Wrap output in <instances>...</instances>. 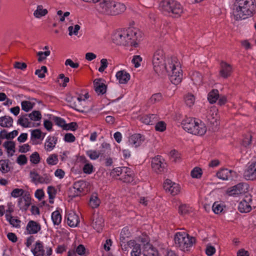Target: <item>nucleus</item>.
<instances>
[{
	"instance_id": "obj_34",
	"label": "nucleus",
	"mask_w": 256,
	"mask_h": 256,
	"mask_svg": "<svg viewBox=\"0 0 256 256\" xmlns=\"http://www.w3.org/2000/svg\"><path fill=\"white\" fill-rule=\"evenodd\" d=\"M57 138L55 136H48L46 140L45 146L46 147L47 150H51L55 146L56 144Z\"/></svg>"
},
{
	"instance_id": "obj_1",
	"label": "nucleus",
	"mask_w": 256,
	"mask_h": 256,
	"mask_svg": "<svg viewBox=\"0 0 256 256\" xmlns=\"http://www.w3.org/2000/svg\"><path fill=\"white\" fill-rule=\"evenodd\" d=\"M152 62L153 69L158 75L168 74L171 82L175 85L182 82V70L176 59L166 58L162 49L158 48L154 52Z\"/></svg>"
},
{
	"instance_id": "obj_18",
	"label": "nucleus",
	"mask_w": 256,
	"mask_h": 256,
	"mask_svg": "<svg viewBox=\"0 0 256 256\" xmlns=\"http://www.w3.org/2000/svg\"><path fill=\"white\" fill-rule=\"evenodd\" d=\"M68 224L72 228L76 227L80 222L78 216L75 212L72 211L66 214Z\"/></svg>"
},
{
	"instance_id": "obj_62",
	"label": "nucleus",
	"mask_w": 256,
	"mask_h": 256,
	"mask_svg": "<svg viewBox=\"0 0 256 256\" xmlns=\"http://www.w3.org/2000/svg\"><path fill=\"white\" fill-rule=\"evenodd\" d=\"M16 162L21 166L24 165L28 162V158L25 155L20 154L18 157Z\"/></svg>"
},
{
	"instance_id": "obj_4",
	"label": "nucleus",
	"mask_w": 256,
	"mask_h": 256,
	"mask_svg": "<svg viewBox=\"0 0 256 256\" xmlns=\"http://www.w3.org/2000/svg\"><path fill=\"white\" fill-rule=\"evenodd\" d=\"M160 10L171 14V16L178 18L183 12V7L181 4L175 0H163L160 4Z\"/></svg>"
},
{
	"instance_id": "obj_36",
	"label": "nucleus",
	"mask_w": 256,
	"mask_h": 256,
	"mask_svg": "<svg viewBox=\"0 0 256 256\" xmlns=\"http://www.w3.org/2000/svg\"><path fill=\"white\" fill-rule=\"evenodd\" d=\"M6 220L13 227L18 228L20 227V220L18 219L14 218L10 214H6Z\"/></svg>"
},
{
	"instance_id": "obj_30",
	"label": "nucleus",
	"mask_w": 256,
	"mask_h": 256,
	"mask_svg": "<svg viewBox=\"0 0 256 256\" xmlns=\"http://www.w3.org/2000/svg\"><path fill=\"white\" fill-rule=\"evenodd\" d=\"M104 226V220L102 216H98L94 220L92 226L98 232H100Z\"/></svg>"
},
{
	"instance_id": "obj_5",
	"label": "nucleus",
	"mask_w": 256,
	"mask_h": 256,
	"mask_svg": "<svg viewBox=\"0 0 256 256\" xmlns=\"http://www.w3.org/2000/svg\"><path fill=\"white\" fill-rule=\"evenodd\" d=\"M174 240L176 246L182 251L188 250L196 242L194 237L190 236L184 232H176L174 235Z\"/></svg>"
},
{
	"instance_id": "obj_50",
	"label": "nucleus",
	"mask_w": 256,
	"mask_h": 256,
	"mask_svg": "<svg viewBox=\"0 0 256 256\" xmlns=\"http://www.w3.org/2000/svg\"><path fill=\"white\" fill-rule=\"evenodd\" d=\"M212 209L214 214H218L223 210V206L219 203L218 202H216L212 205Z\"/></svg>"
},
{
	"instance_id": "obj_32",
	"label": "nucleus",
	"mask_w": 256,
	"mask_h": 256,
	"mask_svg": "<svg viewBox=\"0 0 256 256\" xmlns=\"http://www.w3.org/2000/svg\"><path fill=\"white\" fill-rule=\"evenodd\" d=\"M80 159L82 162L86 163L82 168L83 172L84 174H92L94 172V168L92 164L90 163L87 162L88 160L84 156H81Z\"/></svg>"
},
{
	"instance_id": "obj_24",
	"label": "nucleus",
	"mask_w": 256,
	"mask_h": 256,
	"mask_svg": "<svg viewBox=\"0 0 256 256\" xmlns=\"http://www.w3.org/2000/svg\"><path fill=\"white\" fill-rule=\"evenodd\" d=\"M82 102H85L84 99H82L81 97H77L75 100L71 104L70 107L78 112L84 113V108L82 106Z\"/></svg>"
},
{
	"instance_id": "obj_44",
	"label": "nucleus",
	"mask_w": 256,
	"mask_h": 256,
	"mask_svg": "<svg viewBox=\"0 0 256 256\" xmlns=\"http://www.w3.org/2000/svg\"><path fill=\"white\" fill-rule=\"evenodd\" d=\"M192 211V208L186 204H180L178 207V212L181 215L188 214Z\"/></svg>"
},
{
	"instance_id": "obj_58",
	"label": "nucleus",
	"mask_w": 256,
	"mask_h": 256,
	"mask_svg": "<svg viewBox=\"0 0 256 256\" xmlns=\"http://www.w3.org/2000/svg\"><path fill=\"white\" fill-rule=\"evenodd\" d=\"M162 98V96L160 93H156L152 95L150 98V101L152 103L154 104L160 102Z\"/></svg>"
},
{
	"instance_id": "obj_15",
	"label": "nucleus",
	"mask_w": 256,
	"mask_h": 256,
	"mask_svg": "<svg viewBox=\"0 0 256 256\" xmlns=\"http://www.w3.org/2000/svg\"><path fill=\"white\" fill-rule=\"evenodd\" d=\"M145 140V137L140 134H134L132 135L128 139L130 145L134 148L140 146Z\"/></svg>"
},
{
	"instance_id": "obj_2",
	"label": "nucleus",
	"mask_w": 256,
	"mask_h": 256,
	"mask_svg": "<svg viewBox=\"0 0 256 256\" xmlns=\"http://www.w3.org/2000/svg\"><path fill=\"white\" fill-rule=\"evenodd\" d=\"M140 32L136 28H128L116 31L112 36L114 43L117 45L136 47V40H140Z\"/></svg>"
},
{
	"instance_id": "obj_49",
	"label": "nucleus",
	"mask_w": 256,
	"mask_h": 256,
	"mask_svg": "<svg viewBox=\"0 0 256 256\" xmlns=\"http://www.w3.org/2000/svg\"><path fill=\"white\" fill-rule=\"evenodd\" d=\"M202 174V170L198 167H195L190 172V175L192 178H201Z\"/></svg>"
},
{
	"instance_id": "obj_25",
	"label": "nucleus",
	"mask_w": 256,
	"mask_h": 256,
	"mask_svg": "<svg viewBox=\"0 0 256 256\" xmlns=\"http://www.w3.org/2000/svg\"><path fill=\"white\" fill-rule=\"evenodd\" d=\"M2 146L6 150L8 156H14V153L16 152V144L14 141H6L3 144Z\"/></svg>"
},
{
	"instance_id": "obj_28",
	"label": "nucleus",
	"mask_w": 256,
	"mask_h": 256,
	"mask_svg": "<svg viewBox=\"0 0 256 256\" xmlns=\"http://www.w3.org/2000/svg\"><path fill=\"white\" fill-rule=\"evenodd\" d=\"M13 118L9 116L0 117V126L2 128H9L13 126Z\"/></svg>"
},
{
	"instance_id": "obj_19",
	"label": "nucleus",
	"mask_w": 256,
	"mask_h": 256,
	"mask_svg": "<svg viewBox=\"0 0 256 256\" xmlns=\"http://www.w3.org/2000/svg\"><path fill=\"white\" fill-rule=\"evenodd\" d=\"M28 234H36L41 229V226L40 224L34 220H30L28 222L26 228Z\"/></svg>"
},
{
	"instance_id": "obj_52",
	"label": "nucleus",
	"mask_w": 256,
	"mask_h": 256,
	"mask_svg": "<svg viewBox=\"0 0 256 256\" xmlns=\"http://www.w3.org/2000/svg\"><path fill=\"white\" fill-rule=\"evenodd\" d=\"M52 179L49 175L46 174L40 176L38 180V183L48 184L50 182Z\"/></svg>"
},
{
	"instance_id": "obj_20",
	"label": "nucleus",
	"mask_w": 256,
	"mask_h": 256,
	"mask_svg": "<svg viewBox=\"0 0 256 256\" xmlns=\"http://www.w3.org/2000/svg\"><path fill=\"white\" fill-rule=\"evenodd\" d=\"M86 182L84 180H78L74 184L73 188L75 190L73 197H76L82 192L86 186Z\"/></svg>"
},
{
	"instance_id": "obj_7",
	"label": "nucleus",
	"mask_w": 256,
	"mask_h": 256,
	"mask_svg": "<svg viewBox=\"0 0 256 256\" xmlns=\"http://www.w3.org/2000/svg\"><path fill=\"white\" fill-rule=\"evenodd\" d=\"M166 167V163L164 160L160 156H157L152 160V168L157 174L164 171Z\"/></svg>"
},
{
	"instance_id": "obj_55",
	"label": "nucleus",
	"mask_w": 256,
	"mask_h": 256,
	"mask_svg": "<svg viewBox=\"0 0 256 256\" xmlns=\"http://www.w3.org/2000/svg\"><path fill=\"white\" fill-rule=\"evenodd\" d=\"M30 162L34 164H38L40 162V156L38 152H34L30 156Z\"/></svg>"
},
{
	"instance_id": "obj_53",
	"label": "nucleus",
	"mask_w": 256,
	"mask_h": 256,
	"mask_svg": "<svg viewBox=\"0 0 256 256\" xmlns=\"http://www.w3.org/2000/svg\"><path fill=\"white\" fill-rule=\"evenodd\" d=\"M184 100L186 104L189 107H190L194 104L195 98L194 95L188 94L186 96Z\"/></svg>"
},
{
	"instance_id": "obj_60",
	"label": "nucleus",
	"mask_w": 256,
	"mask_h": 256,
	"mask_svg": "<svg viewBox=\"0 0 256 256\" xmlns=\"http://www.w3.org/2000/svg\"><path fill=\"white\" fill-rule=\"evenodd\" d=\"M80 26L78 24H76L74 26V28L72 26H70L68 28V30L69 32V34H68L69 35L72 36V34H74L76 36L78 34V30L80 29Z\"/></svg>"
},
{
	"instance_id": "obj_42",
	"label": "nucleus",
	"mask_w": 256,
	"mask_h": 256,
	"mask_svg": "<svg viewBox=\"0 0 256 256\" xmlns=\"http://www.w3.org/2000/svg\"><path fill=\"white\" fill-rule=\"evenodd\" d=\"M100 203V199L96 194H92L89 202V204L92 208H98Z\"/></svg>"
},
{
	"instance_id": "obj_37",
	"label": "nucleus",
	"mask_w": 256,
	"mask_h": 256,
	"mask_svg": "<svg viewBox=\"0 0 256 256\" xmlns=\"http://www.w3.org/2000/svg\"><path fill=\"white\" fill-rule=\"evenodd\" d=\"M132 250L131 252V256H140L141 255V246L139 244L136 243L134 241L132 242Z\"/></svg>"
},
{
	"instance_id": "obj_39",
	"label": "nucleus",
	"mask_w": 256,
	"mask_h": 256,
	"mask_svg": "<svg viewBox=\"0 0 256 256\" xmlns=\"http://www.w3.org/2000/svg\"><path fill=\"white\" fill-rule=\"evenodd\" d=\"M191 79L196 84H200L202 80V74L198 72H194L191 75Z\"/></svg>"
},
{
	"instance_id": "obj_35",
	"label": "nucleus",
	"mask_w": 256,
	"mask_h": 256,
	"mask_svg": "<svg viewBox=\"0 0 256 256\" xmlns=\"http://www.w3.org/2000/svg\"><path fill=\"white\" fill-rule=\"evenodd\" d=\"M126 172H124L119 179L122 181L124 182L129 183L131 182L134 180V177L130 171V169L129 170H126Z\"/></svg>"
},
{
	"instance_id": "obj_31",
	"label": "nucleus",
	"mask_w": 256,
	"mask_h": 256,
	"mask_svg": "<svg viewBox=\"0 0 256 256\" xmlns=\"http://www.w3.org/2000/svg\"><path fill=\"white\" fill-rule=\"evenodd\" d=\"M114 10H111V15H117L124 12L126 10L125 5L123 4L114 1Z\"/></svg>"
},
{
	"instance_id": "obj_38",
	"label": "nucleus",
	"mask_w": 256,
	"mask_h": 256,
	"mask_svg": "<svg viewBox=\"0 0 256 256\" xmlns=\"http://www.w3.org/2000/svg\"><path fill=\"white\" fill-rule=\"evenodd\" d=\"M52 220L54 225H59L62 222V216L59 210H56L52 212Z\"/></svg>"
},
{
	"instance_id": "obj_16",
	"label": "nucleus",
	"mask_w": 256,
	"mask_h": 256,
	"mask_svg": "<svg viewBox=\"0 0 256 256\" xmlns=\"http://www.w3.org/2000/svg\"><path fill=\"white\" fill-rule=\"evenodd\" d=\"M232 72V67L231 65L222 61L220 64V76L224 78H226L231 75Z\"/></svg>"
},
{
	"instance_id": "obj_64",
	"label": "nucleus",
	"mask_w": 256,
	"mask_h": 256,
	"mask_svg": "<svg viewBox=\"0 0 256 256\" xmlns=\"http://www.w3.org/2000/svg\"><path fill=\"white\" fill-rule=\"evenodd\" d=\"M24 190L21 188H15L11 192V196L14 198H18L22 196Z\"/></svg>"
},
{
	"instance_id": "obj_54",
	"label": "nucleus",
	"mask_w": 256,
	"mask_h": 256,
	"mask_svg": "<svg viewBox=\"0 0 256 256\" xmlns=\"http://www.w3.org/2000/svg\"><path fill=\"white\" fill-rule=\"evenodd\" d=\"M42 132L40 129H36L32 130L31 132V140L34 139H40L42 138Z\"/></svg>"
},
{
	"instance_id": "obj_43",
	"label": "nucleus",
	"mask_w": 256,
	"mask_h": 256,
	"mask_svg": "<svg viewBox=\"0 0 256 256\" xmlns=\"http://www.w3.org/2000/svg\"><path fill=\"white\" fill-rule=\"evenodd\" d=\"M48 13L46 9H44L42 5H38L37 9L34 12V15L35 17L39 18L45 16Z\"/></svg>"
},
{
	"instance_id": "obj_14",
	"label": "nucleus",
	"mask_w": 256,
	"mask_h": 256,
	"mask_svg": "<svg viewBox=\"0 0 256 256\" xmlns=\"http://www.w3.org/2000/svg\"><path fill=\"white\" fill-rule=\"evenodd\" d=\"M103 78H96L94 80V89L98 95H102L106 92L107 86L104 83Z\"/></svg>"
},
{
	"instance_id": "obj_17",
	"label": "nucleus",
	"mask_w": 256,
	"mask_h": 256,
	"mask_svg": "<svg viewBox=\"0 0 256 256\" xmlns=\"http://www.w3.org/2000/svg\"><path fill=\"white\" fill-rule=\"evenodd\" d=\"M252 201L251 196H246L238 204V210L242 213H246L250 211L251 206L250 204Z\"/></svg>"
},
{
	"instance_id": "obj_27",
	"label": "nucleus",
	"mask_w": 256,
	"mask_h": 256,
	"mask_svg": "<svg viewBox=\"0 0 256 256\" xmlns=\"http://www.w3.org/2000/svg\"><path fill=\"white\" fill-rule=\"evenodd\" d=\"M194 126V129H196L197 132L194 133V135L203 136L206 132V127L205 124L200 120H198Z\"/></svg>"
},
{
	"instance_id": "obj_41",
	"label": "nucleus",
	"mask_w": 256,
	"mask_h": 256,
	"mask_svg": "<svg viewBox=\"0 0 256 256\" xmlns=\"http://www.w3.org/2000/svg\"><path fill=\"white\" fill-rule=\"evenodd\" d=\"M106 150H101L100 152L95 150H89L86 152V154L92 160H96L99 158L101 154H103Z\"/></svg>"
},
{
	"instance_id": "obj_8",
	"label": "nucleus",
	"mask_w": 256,
	"mask_h": 256,
	"mask_svg": "<svg viewBox=\"0 0 256 256\" xmlns=\"http://www.w3.org/2000/svg\"><path fill=\"white\" fill-rule=\"evenodd\" d=\"M244 177L248 180H256V160L248 164L244 172Z\"/></svg>"
},
{
	"instance_id": "obj_23",
	"label": "nucleus",
	"mask_w": 256,
	"mask_h": 256,
	"mask_svg": "<svg viewBox=\"0 0 256 256\" xmlns=\"http://www.w3.org/2000/svg\"><path fill=\"white\" fill-rule=\"evenodd\" d=\"M110 4V0L103 1L99 4L98 10L102 14L111 15V10H110V8L112 6Z\"/></svg>"
},
{
	"instance_id": "obj_26",
	"label": "nucleus",
	"mask_w": 256,
	"mask_h": 256,
	"mask_svg": "<svg viewBox=\"0 0 256 256\" xmlns=\"http://www.w3.org/2000/svg\"><path fill=\"white\" fill-rule=\"evenodd\" d=\"M142 254L144 256H158V251L149 242L144 244Z\"/></svg>"
},
{
	"instance_id": "obj_3",
	"label": "nucleus",
	"mask_w": 256,
	"mask_h": 256,
	"mask_svg": "<svg viewBox=\"0 0 256 256\" xmlns=\"http://www.w3.org/2000/svg\"><path fill=\"white\" fill-rule=\"evenodd\" d=\"M256 12V0H236L232 14L236 20L252 16Z\"/></svg>"
},
{
	"instance_id": "obj_40",
	"label": "nucleus",
	"mask_w": 256,
	"mask_h": 256,
	"mask_svg": "<svg viewBox=\"0 0 256 256\" xmlns=\"http://www.w3.org/2000/svg\"><path fill=\"white\" fill-rule=\"evenodd\" d=\"M8 160H0V170L3 173H6L10 171V168L9 166Z\"/></svg>"
},
{
	"instance_id": "obj_59",
	"label": "nucleus",
	"mask_w": 256,
	"mask_h": 256,
	"mask_svg": "<svg viewBox=\"0 0 256 256\" xmlns=\"http://www.w3.org/2000/svg\"><path fill=\"white\" fill-rule=\"evenodd\" d=\"M48 194L49 199H54L56 194V190L52 186H48Z\"/></svg>"
},
{
	"instance_id": "obj_47",
	"label": "nucleus",
	"mask_w": 256,
	"mask_h": 256,
	"mask_svg": "<svg viewBox=\"0 0 256 256\" xmlns=\"http://www.w3.org/2000/svg\"><path fill=\"white\" fill-rule=\"evenodd\" d=\"M34 104L30 101H22L21 102L22 109L26 112H28L33 108Z\"/></svg>"
},
{
	"instance_id": "obj_29",
	"label": "nucleus",
	"mask_w": 256,
	"mask_h": 256,
	"mask_svg": "<svg viewBox=\"0 0 256 256\" xmlns=\"http://www.w3.org/2000/svg\"><path fill=\"white\" fill-rule=\"evenodd\" d=\"M120 84H126L130 79V75L124 70H120L116 75Z\"/></svg>"
},
{
	"instance_id": "obj_56",
	"label": "nucleus",
	"mask_w": 256,
	"mask_h": 256,
	"mask_svg": "<svg viewBox=\"0 0 256 256\" xmlns=\"http://www.w3.org/2000/svg\"><path fill=\"white\" fill-rule=\"evenodd\" d=\"M52 120L56 124L62 128L63 129L64 128L66 124V122L64 119L60 117L54 116Z\"/></svg>"
},
{
	"instance_id": "obj_46",
	"label": "nucleus",
	"mask_w": 256,
	"mask_h": 256,
	"mask_svg": "<svg viewBox=\"0 0 256 256\" xmlns=\"http://www.w3.org/2000/svg\"><path fill=\"white\" fill-rule=\"evenodd\" d=\"M17 124L20 125L24 128L31 127V122L29 121L28 118L24 116V117H20L18 120Z\"/></svg>"
},
{
	"instance_id": "obj_57",
	"label": "nucleus",
	"mask_w": 256,
	"mask_h": 256,
	"mask_svg": "<svg viewBox=\"0 0 256 256\" xmlns=\"http://www.w3.org/2000/svg\"><path fill=\"white\" fill-rule=\"evenodd\" d=\"M78 128V126L76 122H71L69 124L66 123L64 130L74 131Z\"/></svg>"
},
{
	"instance_id": "obj_63",
	"label": "nucleus",
	"mask_w": 256,
	"mask_h": 256,
	"mask_svg": "<svg viewBox=\"0 0 256 256\" xmlns=\"http://www.w3.org/2000/svg\"><path fill=\"white\" fill-rule=\"evenodd\" d=\"M155 129L156 131L164 132L166 129V124L162 121L156 123L155 126Z\"/></svg>"
},
{
	"instance_id": "obj_11",
	"label": "nucleus",
	"mask_w": 256,
	"mask_h": 256,
	"mask_svg": "<svg viewBox=\"0 0 256 256\" xmlns=\"http://www.w3.org/2000/svg\"><path fill=\"white\" fill-rule=\"evenodd\" d=\"M164 188L166 192L172 196H176L180 192L179 184L172 182L170 180H166L164 184Z\"/></svg>"
},
{
	"instance_id": "obj_10",
	"label": "nucleus",
	"mask_w": 256,
	"mask_h": 256,
	"mask_svg": "<svg viewBox=\"0 0 256 256\" xmlns=\"http://www.w3.org/2000/svg\"><path fill=\"white\" fill-rule=\"evenodd\" d=\"M244 177L248 180H256V160L248 164L244 172Z\"/></svg>"
},
{
	"instance_id": "obj_61",
	"label": "nucleus",
	"mask_w": 256,
	"mask_h": 256,
	"mask_svg": "<svg viewBox=\"0 0 256 256\" xmlns=\"http://www.w3.org/2000/svg\"><path fill=\"white\" fill-rule=\"evenodd\" d=\"M30 178L32 179V182L36 184H38V178L40 176L37 172L34 170L30 172Z\"/></svg>"
},
{
	"instance_id": "obj_48",
	"label": "nucleus",
	"mask_w": 256,
	"mask_h": 256,
	"mask_svg": "<svg viewBox=\"0 0 256 256\" xmlns=\"http://www.w3.org/2000/svg\"><path fill=\"white\" fill-rule=\"evenodd\" d=\"M58 162V155L56 154H50L46 159L47 164L51 166L56 164Z\"/></svg>"
},
{
	"instance_id": "obj_6",
	"label": "nucleus",
	"mask_w": 256,
	"mask_h": 256,
	"mask_svg": "<svg viewBox=\"0 0 256 256\" xmlns=\"http://www.w3.org/2000/svg\"><path fill=\"white\" fill-rule=\"evenodd\" d=\"M249 186L248 184L240 182L230 188L227 190V194L230 196H236L246 192Z\"/></svg>"
},
{
	"instance_id": "obj_33",
	"label": "nucleus",
	"mask_w": 256,
	"mask_h": 256,
	"mask_svg": "<svg viewBox=\"0 0 256 256\" xmlns=\"http://www.w3.org/2000/svg\"><path fill=\"white\" fill-rule=\"evenodd\" d=\"M219 98V92L216 89L212 90L208 95V100L210 104L215 103Z\"/></svg>"
},
{
	"instance_id": "obj_12",
	"label": "nucleus",
	"mask_w": 256,
	"mask_h": 256,
	"mask_svg": "<svg viewBox=\"0 0 256 256\" xmlns=\"http://www.w3.org/2000/svg\"><path fill=\"white\" fill-rule=\"evenodd\" d=\"M196 121L195 118H189L184 120L182 122V124L183 128L186 131L194 134V133L197 132L196 130V129H194L195 125L196 124Z\"/></svg>"
},
{
	"instance_id": "obj_22",
	"label": "nucleus",
	"mask_w": 256,
	"mask_h": 256,
	"mask_svg": "<svg viewBox=\"0 0 256 256\" xmlns=\"http://www.w3.org/2000/svg\"><path fill=\"white\" fill-rule=\"evenodd\" d=\"M34 256H44V246L42 242L40 240L36 242L34 248L31 250Z\"/></svg>"
},
{
	"instance_id": "obj_9",
	"label": "nucleus",
	"mask_w": 256,
	"mask_h": 256,
	"mask_svg": "<svg viewBox=\"0 0 256 256\" xmlns=\"http://www.w3.org/2000/svg\"><path fill=\"white\" fill-rule=\"evenodd\" d=\"M244 177L248 180H256V160L248 164L244 172Z\"/></svg>"
},
{
	"instance_id": "obj_45",
	"label": "nucleus",
	"mask_w": 256,
	"mask_h": 256,
	"mask_svg": "<svg viewBox=\"0 0 256 256\" xmlns=\"http://www.w3.org/2000/svg\"><path fill=\"white\" fill-rule=\"evenodd\" d=\"M30 118L32 120L34 121H38L41 119L42 114L40 111L38 110H34L32 112L29 114H25L24 116H27Z\"/></svg>"
},
{
	"instance_id": "obj_51",
	"label": "nucleus",
	"mask_w": 256,
	"mask_h": 256,
	"mask_svg": "<svg viewBox=\"0 0 256 256\" xmlns=\"http://www.w3.org/2000/svg\"><path fill=\"white\" fill-rule=\"evenodd\" d=\"M130 168L128 167H118L113 170L112 173H116L118 176H122V175L126 172V170H129Z\"/></svg>"
},
{
	"instance_id": "obj_13",
	"label": "nucleus",
	"mask_w": 256,
	"mask_h": 256,
	"mask_svg": "<svg viewBox=\"0 0 256 256\" xmlns=\"http://www.w3.org/2000/svg\"><path fill=\"white\" fill-rule=\"evenodd\" d=\"M216 176L222 180H232L236 176V172L228 168H222L217 172Z\"/></svg>"
},
{
	"instance_id": "obj_21",
	"label": "nucleus",
	"mask_w": 256,
	"mask_h": 256,
	"mask_svg": "<svg viewBox=\"0 0 256 256\" xmlns=\"http://www.w3.org/2000/svg\"><path fill=\"white\" fill-rule=\"evenodd\" d=\"M140 120L146 124L152 125L158 120V117L155 114H144L140 117Z\"/></svg>"
}]
</instances>
